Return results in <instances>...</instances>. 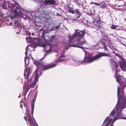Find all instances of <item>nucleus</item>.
Here are the masks:
<instances>
[{"label": "nucleus", "instance_id": "obj_9", "mask_svg": "<svg viewBox=\"0 0 126 126\" xmlns=\"http://www.w3.org/2000/svg\"><path fill=\"white\" fill-rule=\"evenodd\" d=\"M119 66L121 69L123 71H126V61L124 60L119 64Z\"/></svg>", "mask_w": 126, "mask_h": 126}, {"label": "nucleus", "instance_id": "obj_31", "mask_svg": "<svg viewBox=\"0 0 126 126\" xmlns=\"http://www.w3.org/2000/svg\"><path fill=\"white\" fill-rule=\"evenodd\" d=\"M35 82H36L34 81V82H33L31 84L30 86L32 87L33 88L35 85Z\"/></svg>", "mask_w": 126, "mask_h": 126}, {"label": "nucleus", "instance_id": "obj_13", "mask_svg": "<svg viewBox=\"0 0 126 126\" xmlns=\"http://www.w3.org/2000/svg\"><path fill=\"white\" fill-rule=\"evenodd\" d=\"M30 87L29 86H27V87H26V86H25L23 88V90L24 91L23 92V95L24 96V98H25V97L26 95L27 94V93L28 92V91L30 89Z\"/></svg>", "mask_w": 126, "mask_h": 126}, {"label": "nucleus", "instance_id": "obj_11", "mask_svg": "<svg viewBox=\"0 0 126 126\" xmlns=\"http://www.w3.org/2000/svg\"><path fill=\"white\" fill-rule=\"evenodd\" d=\"M93 27L94 28L101 29L102 27V24L100 20H97L96 22H94Z\"/></svg>", "mask_w": 126, "mask_h": 126}, {"label": "nucleus", "instance_id": "obj_42", "mask_svg": "<svg viewBox=\"0 0 126 126\" xmlns=\"http://www.w3.org/2000/svg\"><path fill=\"white\" fill-rule=\"evenodd\" d=\"M65 60V59H61L59 61H64Z\"/></svg>", "mask_w": 126, "mask_h": 126}, {"label": "nucleus", "instance_id": "obj_39", "mask_svg": "<svg viewBox=\"0 0 126 126\" xmlns=\"http://www.w3.org/2000/svg\"><path fill=\"white\" fill-rule=\"evenodd\" d=\"M27 117H26V116H24V118L25 120H26V122H27Z\"/></svg>", "mask_w": 126, "mask_h": 126}, {"label": "nucleus", "instance_id": "obj_36", "mask_svg": "<svg viewBox=\"0 0 126 126\" xmlns=\"http://www.w3.org/2000/svg\"><path fill=\"white\" fill-rule=\"evenodd\" d=\"M109 119V118L108 117H107L105 119V120L104 121L103 123V124H104V123H105Z\"/></svg>", "mask_w": 126, "mask_h": 126}, {"label": "nucleus", "instance_id": "obj_30", "mask_svg": "<svg viewBox=\"0 0 126 126\" xmlns=\"http://www.w3.org/2000/svg\"><path fill=\"white\" fill-rule=\"evenodd\" d=\"M26 39L28 43H29L31 42V38L29 37H27L26 38Z\"/></svg>", "mask_w": 126, "mask_h": 126}, {"label": "nucleus", "instance_id": "obj_23", "mask_svg": "<svg viewBox=\"0 0 126 126\" xmlns=\"http://www.w3.org/2000/svg\"><path fill=\"white\" fill-rule=\"evenodd\" d=\"M109 62L112 65H113L116 63L113 59H110Z\"/></svg>", "mask_w": 126, "mask_h": 126}, {"label": "nucleus", "instance_id": "obj_18", "mask_svg": "<svg viewBox=\"0 0 126 126\" xmlns=\"http://www.w3.org/2000/svg\"><path fill=\"white\" fill-rule=\"evenodd\" d=\"M36 98L35 99V100ZM35 102V100L34 101L33 99L32 100L31 103V110H32V114L33 115L34 110V103Z\"/></svg>", "mask_w": 126, "mask_h": 126}, {"label": "nucleus", "instance_id": "obj_35", "mask_svg": "<svg viewBox=\"0 0 126 126\" xmlns=\"http://www.w3.org/2000/svg\"><path fill=\"white\" fill-rule=\"evenodd\" d=\"M115 113V111H113L111 112L110 114V115H112L113 116L114 115Z\"/></svg>", "mask_w": 126, "mask_h": 126}, {"label": "nucleus", "instance_id": "obj_32", "mask_svg": "<svg viewBox=\"0 0 126 126\" xmlns=\"http://www.w3.org/2000/svg\"><path fill=\"white\" fill-rule=\"evenodd\" d=\"M38 74L37 73L35 75V78L34 81L35 82H36L37 80L38 79Z\"/></svg>", "mask_w": 126, "mask_h": 126}, {"label": "nucleus", "instance_id": "obj_19", "mask_svg": "<svg viewBox=\"0 0 126 126\" xmlns=\"http://www.w3.org/2000/svg\"><path fill=\"white\" fill-rule=\"evenodd\" d=\"M32 59L34 61L33 63L35 64L36 66H38L41 64V61H35L32 56Z\"/></svg>", "mask_w": 126, "mask_h": 126}, {"label": "nucleus", "instance_id": "obj_20", "mask_svg": "<svg viewBox=\"0 0 126 126\" xmlns=\"http://www.w3.org/2000/svg\"><path fill=\"white\" fill-rule=\"evenodd\" d=\"M18 21L16 20L11 23V24L13 26L16 28L18 26Z\"/></svg>", "mask_w": 126, "mask_h": 126}, {"label": "nucleus", "instance_id": "obj_45", "mask_svg": "<svg viewBox=\"0 0 126 126\" xmlns=\"http://www.w3.org/2000/svg\"><path fill=\"white\" fill-rule=\"evenodd\" d=\"M20 106L21 107H22V105H20Z\"/></svg>", "mask_w": 126, "mask_h": 126}, {"label": "nucleus", "instance_id": "obj_34", "mask_svg": "<svg viewBox=\"0 0 126 126\" xmlns=\"http://www.w3.org/2000/svg\"><path fill=\"white\" fill-rule=\"evenodd\" d=\"M111 120H109V121H108L106 125L105 126H108L109 124L111 122Z\"/></svg>", "mask_w": 126, "mask_h": 126}, {"label": "nucleus", "instance_id": "obj_41", "mask_svg": "<svg viewBox=\"0 0 126 126\" xmlns=\"http://www.w3.org/2000/svg\"><path fill=\"white\" fill-rule=\"evenodd\" d=\"M15 3L16 5H17L19 7H20V5L19 4H18V3H17V2H15Z\"/></svg>", "mask_w": 126, "mask_h": 126}, {"label": "nucleus", "instance_id": "obj_3", "mask_svg": "<svg viewBox=\"0 0 126 126\" xmlns=\"http://www.w3.org/2000/svg\"><path fill=\"white\" fill-rule=\"evenodd\" d=\"M9 9L11 10L15 14L14 16H11L10 17L12 19L17 16H22L23 13L22 11V9L17 7L15 4L13 3L9 4L8 5Z\"/></svg>", "mask_w": 126, "mask_h": 126}, {"label": "nucleus", "instance_id": "obj_37", "mask_svg": "<svg viewBox=\"0 0 126 126\" xmlns=\"http://www.w3.org/2000/svg\"><path fill=\"white\" fill-rule=\"evenodd\" d=\"M113 66H115V67L117 69L118 67V65L116 63H115Z\"/></svg>", "mask_w": 126, "mask_h": 126}, {"label": "nucleus", "instance_id": "obj_50", "mask_svg": "<svg viewBox=\"0 0 126 126\" xmlns=\"http://www.w3.org/2000/svg\"><path fill=\"white\" fill-rule=\"evenodd\" d=\"M32 35H34V33H32Z\"/></svg>", "mask_w": 126, "mask_h": 126}, {"label": "nucleus", "instance_id": "obj_43", "mask_svg": "<svg viewBox=\"0 0 126 126\" xmlns=\"http://www.w3.org/2000/svg\"><path fill=\"white\" fill-rule=\"evenodd\" d=\"M110 126H113V124L112 123H111L110 125Z\"/></svg>", "mask_w": 126, "mask_h": 126}, {"label": "nucleus", "instance_id": "obj_16", "mask_svg": "<svg viewBox=\"0 0 126 126\" xmlns=\"http://www.w3.org/2000/svg\"><path fill=\"white\" fill-rule=\"evenodd\" d=\"M28 47H27L26 48V51L25 53V56L24 58V62L25 63L27 64L26 63V58L28 59V61H29V59L27 57V54L28 53Z\"/></svg>", "mask_w": 126, "mask_h": 126}, {"label": "nucleus", "instance_id": "obj_5", "mask_svg": "<svg viewBox=\"0 0 126 126\" xmlns=\"http://www.w3.org/2000/svg\"><path fill=\"white\" fill-rule=\"evenodd\" d=\"M81 39H80L79 41H78V40H76L73 41L72 43H71L72 45L70 46L77 47L83 49L84 47L80 46H79L82 45L86 43V42L85 40H84L82 41H81Z\"/></svg>", "mask_w": 126, "mask_h": 126}, {"label": "nucleus", "instance_id": "obj_17", "mask_svg": "<svg viewBox=\"0 0 126 126\" xmlns=\"http://www.w3.org/2000/svg\"><path fill=\"white\" fill-rule=\"evenodd\" d=\"M75 12L77 16V18H79L81 16V13L79 11V9H75Z\"/></svg>", "mask_w": 126, "mask_h": 126}, {"label": "nucleus", "instance_id": "obj_26", "mask_svg": "<svg viewBox=\"0 0 126 126\" xmlns=\"http://www.w3.org/2000/svg\"><path fill=\"white\" fill-rule=\"evenodd\" d=\"M24 32H25L26 35H30L31 33L30 32L28 31V29H26Z\"/></svg>", "mask_w": 126, "mask_h": 126}, {"label": "nucleus", "instance_id": "obj_4", "mask_svg": "<svg viewBox=\"0 0 126 126\" xmlns=\"http://www.w3.org/2000/svg\"><path fill=\"white\" fill-rule=\"evenodd\" d=\"M120 70L116 69L115 70V74L116 75L115 76L116 81L121 86H122L126 84V79L119 75H118V72Z\"/></svg>", "mask_w": 126, "mask_h": 126}, {"label": "nucleus", "instance_id": "obj_10", "mask_svg": "<svg viewBox=\"0 0 126 126\" xmlns=\"http://www.w3.org/2000/svg\"><path fill=\"white\" fill-rule=\"evenodd\" d=\"M56 65L55 63L52 64H49L47 65H44L43 66V68L42 70L45 71L48 69L52 68L55 66Z\"/></svg>", "mask_w": 126, "mask_h": 126}, {"label": "nucleus", "instance_id": "obj_47", "mask_svg": "<svg viewBox=\"0 0 126 126\" xmlns=\"http://www.w3.org/2000/svg\"><path fill=\"white\" fill-rule=\"evenodd\" d=\"M43 46L44 47H45V45H43Z\"/></svg>", "mask_w": 126, "mask_h": 126}, {"label": "nucleus", "instance_id": "obj_12", "mask_svg": "<svg viewBox=\"0 0 126 126\" xmlns=\"http://www.w3.org/2000/svg\"><path fill=\"white\" fill-rule=\"evenodd\" d=\"M56 2L55 0H45L44 3L46 5H48L49 3L51 5H53L55 4Z\"/></svg>", "mask_w": 126, "mask_h": 126}, {"label": "nucleus", "instance_id": "obj_28", "mask_svg": "<svg viewBox=\"0 0 126 126\" xmlns=\"http://www.w3.org/2000/svg\"><path fill=\"white\" fill-rule=\"evenodd\" d=\"M102 43L104 47H103V48H104V50L105 51H108L109 50L107 48V47L105 46L104 43L103 42H102Z\"/></svg>", "mask_w": 126, "mask_h": 126}, {"label": "nucleus", "instance_id": "obj_33", "mask_svg": "<svg viewBox=\"0 0 126 126\" xmlns=\"http://www.w3.org/2000/svg\"><path fill=\"white\" fill-rule=\"evenodd\" d=\"M106 5L105 4V2H104L103 4H102L101 6V7L102 8H105L106 7Z\"/></svg>", "mask_w": 126, "mask_h": 126}, {"label": "nucleus", "instance_id": "obj_51", "mask_svg": "<svg viewBox=\"0 0 126 126\" xmlns=\"http://www.w3.org/2000/svg\"><path fill=\"white\" fill-rule=\"evenodd\" d=\"M125 4H126V2L125 3Z\"/></svg>", "mask_w": 126, "mask_h": 126}, {"label": "nucleus", "instance_id": "obj_15", "mask_svg": "<svg viewBox=\"0 0 126 126\" xmlns=\"http://www.w3.org/2000/svg\"><path fill=\"white\" fill-rule=\"evenodd\" d=\"M97 55L98 59H99L101 57L103 56H107L108 57H111V56L110 55H108L105 52L100 53L97 54Z\"/></svg>", "mask_w": 126, "mask_h": 126}, {"label": "nucleus", "instance_id": "obj_25", "mask_svg": "<svg viewBox=\"0 0 126 126\" xmlns=\"http://www.w3.org/2000/svg\"><path fill=\"white\" fill-rule=\"evenodd\" d=\"M64 53L65 51H62V54L60 56V57H59V58L58 59V60L60 59L61 58H62L64 57H65V54H64Z\"/></svg>", "mask_w": 126, "mask_h": 126}, {"label": "nucleus", "instance_id": "obj_2", "mask_svg": "<svg viewBox=\"0 0 126 126\" xmlns=\"http://www.w3.org/2000/svg\"><path fill=\"white\" fill-rule=\"evenodd\" d=\"M75 32L72 35H68L69 42V43H72L73 40L81 39L82 37L84 35L85 32L84 30H80L79 29L75 30Z\"/></svg>", "mask_w": 126, "mask_h": 126}, {"label": "nucleus", "instance_id": "obj_29", "mask_svg": "<svg viewBox=\"0 0 126 126\" xmlns=\"http://www.w3.org/2000/svg\"><path fill=\"white\" fill-rule=\"evenodd\" d=\"M6 4L5 3L2 4V7L3 8L5 9H7V8L6 6Z\"/></svg>", "mask_w": 126, "mask_h": 126}, {"label": "nucleus", "instance_id": "obj_6", "mask_svg": "<svg viewBox=\"0 0 126 126\" xmlns=\"http://www.w3.org/2000/svg\"><path fill=\"white\" fill-rule=\"evenodd\" d=\"M97 60H98V58L97 55H96L93 57L87 56L85 57L82 61V62L84 63H90Z\"/></svg>", "mask_w": 126, "mask_h": 126}, {"label": "nucleus", "instance_id": "obj_27", "mask_svg": "<svg viewBox=\"0 0 126 126\" xmlns=\"http://www.w3.org/2000/svg\"><path fill=\"white\" fill-rule=\"evenodd\" d=\"M117 25H115L114 24H112V26L110 27V28L111 29L114 30L116 29V28H117Z\"/></svg>", "mask_w": 126, "mask_h": 126}, {"label": "nucleus", "instance_id": "obj_1", "mask_svg": "<svg viewBox=\"0 0 126 126\" xmlns=\"http://www.w3.org/2000/svg\"><path fill=\"white\" fill-rule=\"evenodd\" d=\"M126 86V84L121 89L119 86H118L117 95L118 97V102L116 111L117 112L116 116H119L120 113L122 110L126 107V97L124 95V89Z\"/></svg>", "mask_w": 126, "mask_h": 126}, {"label": "nucleus", "instance_id": "obj_21", "mask_svg": "<svg viewBox=\"0 0 126 126\" xmlns=\"http://www.w3.org/2000/svg\"><path fill=\"white\" fill-rule=\"evenodd\" d=\"M67 10L69 13H71L72 14H75V10H72V8L70 6L67 7Z\"/></svg>", "mask_w": 126, "mask_h": 126}, {"label": "nucleus", "instance_id": "obj_49", "mask_svg": "<svg viewBox=\"0 0 126 126\" xmlns=\"http://www.w3.org/2000/svg\"><path fill=\"white\" fill-rule=\"evenodd\" d=\"M45 56H44V57L43 58L41 59H43L44 58Z\"/></svg>", "mask_w": 126, "mask_h": 126}, {"label": "nucleus", "instance_id": "obj_38", "mask_svg": "<svg viewBox=\"0 0 126 126\" xmlns=\"http://www.w3.org/2000/svg\"><path fill=\"white\" fill-rule=\"evenodd\" d=\"M101 3L95 2V5L97 6H100L101 5Z\"/></svg>", "mask_w": 126, "mask_h": 126}, {"label": "nucleus", "instance_id": "obj_24", "mask_svg": "<svg viewBox=\"0 0 126 126\" xmlns=\"http://www.w3.org/2000/svg\"><path fill=\"white\" fill-rule=\"evenodd\" d=\"M95 19H92L89 22V23L92 26H93V25L94 24V23L95 22Z\"/></svg>", "mask_w": 126, "mask_h": 126}, {"label": "nucleus", "instance_id": "obj_7", "mask_svg": "<svg viewBox=\"0 0 126 126\" xmlns=\"http://www.w3.org/2000/svg\"><path fill=\"white\" fill-rule=\"evenodd\" d=\"M28 63V62L27 63V64L25 63V67L26 69L25 72L24 73L25 79H27L28 80H29V77L31 72L30 66L26 65H27Z\"/></svg>", "mask_w": 126, "mask_h": 126}, {"label": "nucleus", "instance_id": "obj_8", "mask_svg": "<svg viewBox=\"0 0 126 126\" xmlns=\"http://www.w3.org/2000/svg\"><path fill=\"white\" fill-rule=\"evenodd\" d=\"M26 117L28 118V121L30 123L32 126H38L36 123H34L32 121L31 115L29 113H26Z\"/></svg>", "mask_w": 126, "mask_h": 126}, {"label": "nucleus", "instance_id": "obj_48", "mask_svg": "<svg viewBox=\"0 0 126 126\" xmlns=\"http://www.w3.org/2000/svg\"><path fill=\"white\" fill-rule=\"evenodd\" d=\"M3 16V15L2 14V15H0V16Z\"/></svg>", "mask_w": 126, "mask_h": 126}, {"label": "nucleus", "instance_id": "obj_52", "mask_svg": "<svg viewBox=\"0 0 126 126\" xmlns=\"http://www.w3.org/2000/svg\"><path fill=\"white\" fill-rule=\"evenodd\" d=\"M123 119H125V118H123Z\"/></svg>", "mask_w": 126, "mask_h": 126}, {"label": "nucleus", "instance_id": "obj_22", "mask_svg": "<svg viewBox=\"0 0 126 126\" xmlns=\"http://www.w3.org/2000/svg\"><path fill=\"white\" fill-rule=\"evenodd\" d=\"M27 47H28V49H29L31 51L33 50L34 48V46L32 45H28Z\"/></svg>", "mask_w": 126, "mask_h": 126}, {"label": "nucleus", "instance_id": "obj_14", "mask_svg": "<svg viewBox=\"0 0 126 126\" xmlns=\"http://www.w3.org/2000/svg\"><path fill=\"white\" fill-rule=\"evenodd\" d=\"M115 55V59L117 60L119 62V63L120 62H121L122 61L125 59L121 56L117 54H116Z\"/></svg>", "mask_w": 126, "mask_h": 126}, {"label": "nucleus", "instance_id": "obj_44", "mask_svg": "<svg viewBox=\"0 0 126 126\" xmlns=\"http://www.w3.org/2000/svg\"><path fill=\"white\" fill-rule=\"evenodd\" d=\"M91 3L92 4H94L95 5V2H91Z\"/></svg>", "mask_w": 126, "mask_h": 126}, {"label": "nucleus", "instance_id": "obj_40", "mask_svg": "<svg viewBox=\"0 0 126 126\" xmlns=\"http://www.w3.org/2000/svg\"><path fill=\"white\" fill-rule=\"evenodd\" d=\"M60 26H56L55 27V28L56 29H58L59 28H60Z\"/></svg>", "mask_w": 126, "mask_h": 126}, {"label": "nucleus", "instance_id": "obj_46", "mask_svg": "<svg viewBox=\"0 0 126 126\" xmlns=\"http://www.w3.org/2000/svg\"><path fill=\"white\" fill-rule=\"evenodd\" d=\"M73 20L74 21H75V20H76V19H75V18H74L73 19Z\"/></svg>", "mask_w": 126, "mask_h": 126}]
</instances>
